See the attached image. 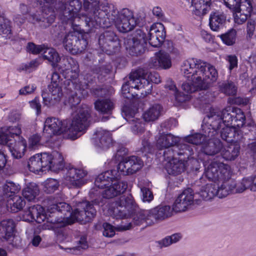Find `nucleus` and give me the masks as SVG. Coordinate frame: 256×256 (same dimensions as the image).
Instances as JSON below:
<instances>
[{"mask_svg":"<svg viewBox=\"0 0 256 256\" xmlns=\"http://www.w3.org/2000/svg\"><path fill=\"white\" fill-rule=\"evenodd\" d=\"M230 166L218 160L212 161L205 168L204 174L210 181L220 182L224 176H228Z\"/></svg>","mask_w":256,"mask_h":256,"instance_id":"14","label":"nucleus"},{"mask_svg":"<svg viewBox=\"0 0 256 256\" xmlns=\"http://www.w3.org/2000/svg\"><path fill=\"white\" fill-rule=\"evenodd\" d=\"M148 211L150 218H153L156 222L164 220L172 214L170 206L164 204H160Z\"/></svg>","mask_w":256,"mask_h":256,"instance_id":"31","label":"nucleus"},{"mask_svg":"<svg viewBox=\"0 0 256 256\" xmlns=\"http://www.w3.org/2000/svg\"><path fill=\"white\" fill-rule=\"evenodd\" d=\"M72 62H74L72 58L68 59L66 58H60V60H58V62L57 63L56 66L54 68V69L56 71L58 70L57 73L58 72L62 74L65 72L67 70L72 68Z\"/></svg>","mask_w":256,"mask_h":256,"instance_id":"57","label":"nucleus"},{"mask_svg":"<svg viewBox=\"0 0 256 256\" xmlns=\"http://www.w3.org/2000/svg\"><path fill=\"white\" fill-rule=\"evenodd\" d=\"M244 0L239 10L232 11L238 24H242L248 20V18L254 17L252 15L256 14V2L254 0Z\"/></svg>","mask_w":256,"mask_h":256,"instance_id":"20","label":"nucleus"},{"mask_svg":"<svg viewBox=\"0 0 256 256\" xmlns=\"http://www.w3.org/2000/svg\"><path fill=\"white\" fill-rule=\"evenodd\" d=\"M88 30H73L66 34L64 44L65 49L73 54H76L86 50L90 42H93V38Z\"/></svg>","mask_w":256,"mask_h":256,"instance_id":"9","label":"nucleus"},{"mask_svg":"<svg viewBox=\"0 0 256 256\" xmlns=\"http://www.w3.org/2000/svg\"><path fill=\"white\" fill-rule=\"evenodd\" d=\"M222 152L224 158L227 160H234L240 155V146L238 140L229 142Z\"/></svg>","mask_w":256,"mask_h":256,"instance_id":"40","label":"nucleus"},{"mask_svg":"<svg viewBox=\"0 0 256 256\" xmlns=\"http://www.w3.org/2000/svg\"><path fill=\"white\" fill-rule=\"evenodd\" d=\"M51 156L50 170L55 172L62 170L64 167V162L62 154L58 151H54L52 152Z\"/></svg>","mask_w":256,"mask_h":256,"instance_id":"47","label":"nucleus"},{"mask_svg":"<svg viewBox=\"0 0 256 256\" xmlns=\"http://www.w3.org/2000/svg\"><path fill=\"white\" fill-rule=\"evenodd\" d=\"M256 28V16L249 18L246 24V38L248 40H251L254 35Z\"/></svg>","mask_w":256,"mask_h":256,"instance_id":"62","label":"nucleus"},{"mask_svg":"<svg viewBox=\"0 0 256 256\" xmlns=\"http://www.w3.org/2000/svg\"><path fill=\"white\" fill-rule=\"evenodd\" d=\"M127 52L132 56L143 54L147 49V37L143 28H137L124 40Z\"/></svg>","mask_w":256,"mask_h":256,"instance_id":"10","label":"nucleus"},{"mask_svg":"<svg viewBox=\"0 0 256 256\" xmlns=\"http://www.w3.org/2000/svg\"><path fill=\"white\" fill-rule=\"evenodd\" d=\"M42 190L47 194H51L58 190L60 182L56 179L49 178L42 184Z\"/></svg>","mask_w":256,"mask_h":256,"instance_id":"54","label":"nucleus"},{"mask_svg":"<svg viewBox=\"0 0 256 256\" xmlns=\"http://www.w3.org/2000/svg\"><path fill=\"white\" fill-rule=\"evenodd\" d=\"M194 192L190 188L184 190L178 195L172 208V212H184L193 203Z\"/></svg>","mask_w":256,"mask_h":256,"instance_id":"23","label":"nucleus"},{"mask_svg":"<svg viewBox=\"0 0 256 256\" xmlns=\"http://www.w3.org/2000/svg\"><path fill=\"white\" fill-rule=\"evenodd\" d=\"M11 197L10 199L13 202L10 204L11 212L15 213L21 210L26 204L24 199L16 194Z\"/></svg>","mask_w":256,"mask_h":256,"instance_id":"59","label":"nucleus"},{"mask_svg":"<svg viewBox=\"0 0 256 256\" xmlns=\"http://www.w3.org/2000/svg\"><path fill=\"white\" fill-rule=\"evenodd\" d=\"M240 128L242 132V134L244 133L245 134H248V132L251 133L254 136V138L256 139V124L252 120L250 122H246V120H244V124L242 126H240Z\"/></svg>","mask_w":256,"mask_h":256,"instance_id":"63","label":"nucleus"},{"mask_svg":"<svg viewBox=\"0 0 256 256\" xmlns=\"http://www.w3.org/2000/svg\"><path fill=\"white\" fill-rule=\"evenodd\" d=\"M48 44H36L33 42H28L26 46V51L29 54H38L41 53L44 54L46 52Z\"/></svg>","mask_w":256,"mask_h":256,"instance_id":"56","label":"nucleus"},{"mask_svg":"<svg viewBox=\"0 0 256 256\" xmlns=\"http://www.w3.org/2000/svg\"><path fill=\"white\" fill-rule=\"evenodd\" d=\"M60 57L56 49L50 48L48 46H47L46 52L42 54L43 59L47 60L53 68L56 66L57 63L58 62V60H60Z\"/></svg>","mask_w":256,"mask_h":256,"instance_id":"48","label":"nucleus"},{"mask_svg":"<svg viewBox=\"0 0 256 256\" xmlns=\"http://www.w3.org/2000/svg\"><path fill=\"white\" fill-rule=\"evenodd\" d=\"M100 4V0H84V10L92 14L86 18L85 23L92 38L99 34L98 30L100 28H108L112 26V18L108 16L109 10H112L110 4Z\"/></svg>","mask_w":256,"mask_h":256,"instance_id":"5","label":"nucleus"},{"mask_svg":"<svg viewBox=\"0 0 256 256\" xmlns=\"http://www.w3.org/2000/svg\"><path fill=\"white\" fill-rule=\"evenodd\" d=\"M108 212L116 219H132V221L128 224L118 226L120 230H130L132 227V224L140 226L144 222L150 225L154 223L151 220L148 210H139L131 194L127 196H120L118 200L110 206Z\"/></svg>","mask_w":256,"mask_h":256,"instance_id":"3","label":"nucleus"},{"mask_svg":"<svg viewBox=\"0 0 256 256\" xmlns=\"http://www.w3.org/2000/svg\"><path fill=\"white\" fill-rule=\"evenodd\" d=\"M87 174V171L83 169L69 167L66 174V179L74 187L80 188L87 182L88 180L84 178Z\"/></svg>","mask_w":256,"mask_h":256,"instance_id":"25","label":"nucleus"},{"mask_svg":"<svg viewBox=\"0 0 256 256\" xmlns=\"http://www.w3.org/2000/svg\"><path fill=\"white\" fill-rule=\"evenodd\" d=\"M104 202L102 196H99L91 201L84 200L79 202L76 207L73 210L72 206L70 208V214L64 215V220L68 221V226L78 222L81 224H85L91 222L96 214V206L99 208L102 206Z\"/></svg>","mask_w":256,"mask_h":256,"instance_id":"6","label":"nucleus"},{"mask_svg":"<svg viewBox=\"0 0 256 256\" xmlns=\"http://www.w3.org/2000/svg\"><path fill=\"white\" fill-rule=\"evenodd\" d=\"M230 170H228V176H223L222 181L219 182L220 186V196L221 198L232 194H237L238 190V182L230 178Z\"/></svg>","mask_w":256,"mask_h":256,"instance_id":"26","label":"nucleus"},{"mask_svg":"<svg viewBox=\"0 0 256 256\" xmlns=\"http://www.w3.org/2000/svg\"><path fill=\"white\" fill-rule=\"evenodd\" d=\"M16 232V223L12 219H5L0 222V240L2 242H7L14 246Z\"/></svg>","mask_w":256,"mask_h":256,"instance_id":"22","label":"nucleus"},{"mask_svg":"<svg viewBox=\"0 0 256 256\" xmlns=\"http://www.w3.org/2000/svg\"><path fill=\"white\" fill-rule=\"evenodd\" d=\"M40 194V189L37 184L29 182L22 190V194L28 202L34 201Z\"/></svg>","mask_w":256,"mask_h":256,"instance_id":"44","label":"nucleus"},{"mask_svg":"<svg viewBox=\"0 0 256 256\" xmlns=\"http://www.w3.org/2000/svg\"><path fill=\"white\" fill-rule=\"evenodd\" d=\"M149 32L152 33L154 32L156 34V36L160 38V40L164 42L166 36V30L164 24L160 22L153 24L150 29Z\"/></svg>","mask_w":256,"mask_h":256,"instance_id":"60","label":"nucleus"},{"mask_svg":"<svg viewBox=\"0 0 256 256\" xmlns=\"http://www.w3.org/2000/svg\"><path fill=\"white\" fill-rule=\"evenodd\" d=\"M40 158L38 154L32 156L28 161L24 162V165L26 166L29 170L34 174L42 172V166L40 164Z\"/></svg>","mask_w":256,"mask_h":256,"instance_id":"49","label":"nucleus"},{"mask_svg":"<svg viewBox=\"0 0 256 256\" xmlns=\"http://www.w3.org/2000/svg\"><path fill=\"white\" fill-rule=\"evenodd\" d=\"M206 63L200 60L191 58L184 60L181 67V72L184 76H188V78L194 74H202L206 78L212 85L218 78V72L215 67L208 64V70H206Z\"/></svg>","mask_w":256,"mask_h":256,"instance_id":"7","label":"nucleus"},{"mask_svg":"<svg viewBox=\"0 0 256 256\" xmlns=\"http://www.w3.org/2000/svg\"><path fill=\"white\" fill-rule=\"evenodd\" d=\"M112 10H109L108 16L112 18V22L118 32L126 33L131 30V18L132 13L128 8H123L119 11L114 5L110 4Z\"/></svg>","mask_w":256,"mask_h":256,"instance_id":"13","label":"nucleus"},{"mask_svg":"<svg viewBox=\"0 0 256 256\" xmlns=\"http://www.w3.org/2000/svg\"><path fill=\"white\" fill-rule=\"evenodd\" d=\"M202 148V152L207 156H214L223 148L224 144L219 138L207 141Z\"/></svg>","mask_w":256,"mask_h":256,"instance_id":"39","label":"nucleus"},{"mask_svg":"<svg viewBox=\"0 0 256 256\" xmlns=\"http://www.w3.org/2000/svg\"><path fill=\"white\" fill-rule=\"evenodd\" d=\"M68 128L66 120L62 121L56 118H48L44 126V135L48 138H52L54 135H60L66 132H68Z\"/></svg>","mask_w":256,"mask_h":256,"instance_id":"17","label":"nucleus"},{"mask_svg":"<svg viewBox=\"0 0 256 256\" xmlns=\"http://www.w3.org/2000/svg\"><path fill=\"white\" fill-rule=\"evenodd\" d=\"M22 133L21 128L18 126H11L0 130V144L8 146L12 138Z\"/></svg>","mask_w":256,"mask_h":256,"instance_id":"35","label":"nucleus"},{"mask_svg":"<svg viewBox=\"0 0 256 256\" xmlns=\"http://www.w3.org/2000/svg\"><path fill=\"white\" fill-rule=\"evenodd\" d=\"M50 34L58 44H64L66 40L64 30L60 25H53L50 30Z\"/></svg>","mask_w":256,"mask_h":256,"instance_id":"51","label":"nucleus"},{"mask_svg":"<svg viewBox=\"0 0 256 256\" xmlns=\"http://www.w3.org/2000/svg\"><path fill=\"white\" fill-rule=\"evenodd\" d=\"M237 32L234 28L228 30L227 32L218 35L222 42L228 46H233L236 42Z\"/></svg>","mask_w":256,"mask_h":256,"instance_id":"52","label":"nucleus"},{"mask_svg":"<svg viewBox=\"0 0 256 256\" xmlns=\"http://www.w3.org/2000/svg\"><path fill=\"white\" fill-rule=\"evenodd\" d=\"M128 152V150L122 145H119L116 149V158H121L120 162L116 165V170H106L99 174L96 178V184L102 188L108 184L114 178L116 174L119 173L123 176L132 174L140 170L144 166V162L140 158L132 156H124Z\"/></svg>","mask_w":256,"mask_h":256,"instance_id":"4","label":"nucleus"},{"mask_svg":"<svg viewBox=\"0 0 256 256\" xmlns=\"http://www.w3.org/2000/svg\"><path fill=\"white\" fill-rule=\"evenodd\" d=\"M70 205L65 202H58L49 204L46 210L40 204L27 207L20 213L22 220L38 224L46 220L54 225L56 228H62L68 226V222L64 220V216L70 214Z\"/></svg>","mask_w":256,"mask_h":256,"instance_id":"2","label":"nucleus"},{"mask_svg":"<svg viewBox=\"0 0 256 256\" xmlns=\"http://www.w3.org/2000/svg\"><path fill=\"white\" fill-rule=\"evenodd\" d=\"M15 137L18 138V140L15 138H12V142L9 143L7 147L12 157L16 159H19L24 156L27 144L26 140L20 136V134Z\"/></svg>","mask_w":256,"mask_h":256,"instance_id":"29","label":"nucleus"},{"mask_svg":"<svg viewBox=\"0 0 256 256\" xmlns=\"http://www.w3.org/2000/svg\"><path fill=\"white\" fill-rule=\"evenodd\" d=\"M96 135L93 143L98 150H107L112 144V135L109 131L106 130L96 131Z\"/></svg>","mask_w":256,"mask_h":256,"instance_id":"27","label":"nucleus"},{"mask_svg":"<svg viewBox=\"0 0 256 256\" xmlns=\"http://www.w3.org/2000/svg\"><path fill=\"white\" fill-rule=\"evenodd\" d=\"M40 158V164L42 166V172L45 173L47 171L50 170L52 168V152H44L38 154Z\"/></svg>","mask_w":256,"mask_h":256,"instance_id":"58","label":"nucleus"},{"mask_svg":"<svg viewBox=\"0 0 256 256\" xmlns=\"http://www.w3.org/2000/svg\"><path fill=\"white\" fill-rule=\"evenodd\" d=\"M56 15L54 12L50 14L42 12L41 14H32L30 16L29 20L32 23L42 29L50 26L54 21Z\"/></svg>","mask_w":256,"mask_h":256,"instance_id":"30","label":"nucleus"},{"mask_svg":"<svg viewBox=\"0 0 256 256\" xmlns=\"http://www.w3.org/2000/svg\"><path fill=\"white\" fill-rule=\"evenodd\" d=\"M98 42L102 50L108 55H114L120 50V40L116 32L106 30L96 37H93V42Z\"/></svg>","mask_w":256,"mask_h":256,"instance_id":"11","label":"nucleus"},{"mask_svg":"<svg viewBox=\"0 0 256 256\" xmlns=\"http://www.w3.org/2000/svg\"><path fill=\"white\" fill-rule=\"evenodd\" d=\"M162 107L160 104L152 105L142 114L144 120L146 122H153L157 120L160 116Z\"/></svg>","mask_w":256,"mask_h":256,"instance_id":"46","label":"nucleus"},{"mask_svg":"<svg viewBox=\"0 0 256 256\" xmlns=\"http://www.w3.org/2000/svg\"><path fill=\"white\" fill-rule=\"evenodd\" d=\"M90 71L97 76L98 82L102 83L106 80V76L110 73L112 67L110 65H94L90 68Z\"/></svg>","mask_w":256,"mask_h":256,"instance_id":"45","label":"nucleus"},{"mask_svg":"<svg viewBox=\"0 0 256 256\" xmlns=\"http://www.w3.org/2000/svg\"><path fill=\"white\" fill-rule=\"evenodd\" d=\"M181 140L182 138H180V142L174 146V148H177V150H174V154H177L180 156L178 158H182V160H184L192 156L194 154V146L184 143V142L181 143Z\"/></svg>","mask_w":256,"mask_h":256,"instance_id":"41","label":"nucleus"},{"mask_svg":"<svg viewBox=\"0 0 256 256\" xmlns=\"http://www.w3.org/2000/svg\"><path fill=\"white\" fill-rule=\"evenodd\" d=\"M130 80H127L122 84L121 88L122 96L124 98L128 100L130 102L134 100L139 99L142 96H140L138 94L133 92L134 89L139 90L138 80V72L135 71L131 72L129 75Z\"/></svg>","mask_w":256,"mask_h":256,"instance_id":"18","label":"nucleus"},{"mask_svg":"<svg viewBox=\"0 0 256 256\" xmlns=\"http://www.w3.org/2000/svg\"><path fill=\"white\" fill-rule=\"evenodd\" d=\"M139 79H137L138 80V88L139 90L144 89L142 92H140V96L142 97H144L145 96L150 94L152 89V84L149 80V79L144 76H140L138 74Z\"/></svg>","mask_w":256,"mask_h":256,"instance_id":"55","label":"nucleus"},{"mask_svg":"<svg viewBox=\"0 0 256 256\" xmlns=\"http://www.w3.org/2000/svg\"><path fill=\"white\" fill-rule=\"evenodd\" d=\"M60 78L57 72H53L51 78V82L48 86L47 90H43L42 92V96L43 100V104L48 108L58 106L62 96V88L59 85Z\"/></svg>","mask_w":256,"mask_h":256,"instance_id":"12","label":"nucleus"},{"mask_svg":"<svg viewBox=\"0 0 256 256\" xmlns=\"http://www.w3.org/2000/svg\"><path fill=\"white\" fill-rule=\"evenodd\" d=\"M219 90L228 96H234L237 92V86L232 80H224L218 82Z\"/></svg>","mask_w":256,"mask_h":256,"instance_id":"50","label":"nucleus"},{"mask_svg":"<svg viewBox=\"0 0 256 256\" xmlns=\"http://www.w3.org/2000/svg\"><path fill=\"white\" fill-rule=\"evenodd\" d=\"M82 100L80 96H78L76 92L72 94L65 96L64 104L65 106H69L72 110H75L78 108L80 102Z\"/></svg>","mask_w":256,"mask_h":256,"instance_id":"53","label":"nucleus"},{"mask_svg":"<svg viewBox=\"0 0 256 256\" xmlns=\"http://www.w3.org/2000/svg\"><path fill=\"white\" fill-rule=\"evenodd\" d=\"M20 190L19 184H16L13 182L6 180L0 186V196L4 198H11L16 195Z\"/></svg>","mask_w":256,"mask_h":256,"instance_id":"42","label":"nucleus"},{"mask_svg":"<svg viewBox=\"0 0 256 256\" xmlns=\"http://www.w3.org/2000/svg\"><path fill=\"white\" fill-rule=\"evenodd\" d=\"M122 175L119 173L116 174V178H114L106 186L101 188L96 184L94 185L98 188H106L102 193V198L106 199H110L123 194L128 188V184L126 182H120L118 180L120 176Z\"/></svg>","mask_w":256,"mask_h":256,"instance_id":"15","label":"nucleus"},{"mask_svg":"<svg viewBox=\"0 0 256 256\" xmlns=\"http://www.w3.org/2000/svg\"><path fill=\"white\" fill-rule=\"evenodd\" d=\"M165 169L169 175L176 176L180 174L186 170L184 160L173 158L166 164Z\"/></svg>","mask_w":256,"mask_h":256,"instance_id":"32","label":"nucleus"},{"mask_svg":"<svg viewBox=\"0 0 256 256\" xmlns=\"http://www.w3.org/2000/svg\"><path fill=\"white\" fill-rule=\"evenodd\" d=\"M206 116L214 136L220 134V138L228 143L242 138L244 131L240 127L244 124L245 114L240 108L232 106L220 110L211 106Z\"/></svg>","mask_w":256,"mask_h":256,"instance_id":"1","label":"nucleus"},{"mask_svg":"<svg viewBox=\"0 0 256 256\" xmlns=\"http://www.w3.org/2000/svg\"><path fill=\"white\" fill-rule=\"evenodd\" d=\"M252 176L244 178L241 182H238V192L242 193L246 189H250L251 190V186H252Z\"/></svg>","mask_w":256,"mask_h":256,"instance_id":"64","label":"nucleus"},{"mask_svg":"<svg viewBox=\"0 0 256 256\" xmlns=\"http://www.w3.org/2000/svg\"><path fill=\"white\" fill-rule=\"evenodd\" d=\"M123 118L132 124L130 129L135 134H142L144 131V124L142 120L134 117L135 112L130 106L124 105L122 110Z\"/></svg>","mask_w":256,"mask_h":256,"instance_id":"21","label":"nucleus"},{"mask_svg":"<svg viewBox=\"0 0 256 256\" xmlns=\"http://www.w3.org/2000/svg\"><path fill=\"white\" fill-rule=\"evenodd\" d=\"M68 128L66 120L62 121L56 118H48L44 126V135L48 138H52L54 135H60L66 132H68Z\"/></svg>","mask_w":256,"mask_h":256,"instance_id":"16","label":"nucleus"},{"mask_svg":"<svg viewBox=\"0 0 256 256\" xmlns=\"http://www.w3.org/2000/svg\"><path fill=\"white\" fill-rule=\"evenodd\" d=\"M226 22V16L224 14L213 12L210 16L209 26L213 31L224 32Z\"/></svg>","mask_w":256,"mask_h":256,"instance_id":"38","label":"nucleus"},{"mask_svg":"<svg viewBox=\"0 0 256 256\" xmlns=\"http://www.w3.org/2000/svg\"><path fill=\"white\" fill-rule=\"evenodd\" d=\"M180 141V137L175 136L171 134H162L156 140V147L159 150L174 147Z\"/></svg>","mask_w":256,"mask_h":256,"instance_id":"34","label":"nucleus"},{"mask_svg":"<svg viewBox=\"0 0 256 256\" xmlns=\"http://www.w3.org/2000/svg\"><path fill=\"white\" fill-rule=\"evenodd\" d=\"M212 184H208L205 186H202L199 192L200 196L206 200H208L212 198L214 196H217L221 198L220 196V183L213 182Z\"/></svg>","mask_w":256,"mask_h":256,"instance_id":"33","label":"nucleus"},{"mask_svg":"<svg viewBox=\"0 0 256 256\" xmlns=\"http://www.w3.org/2000/svg\"><path fill=\"white\" fill-rule=\"evenodd\" d=\"M90 110L88 105L82 104L74 110L73 118L68 128V138L75 140L80 137L90 126Z\"/></svg>","mask_w":256,"mask_h":256,"instance_id":"8","label":"nucleus"},{"mask_svg":"<svg viewBox=\"0 0 256 256\" xmlns=\"http://www.w3.org/2000/svg\"><path fill=\"white\" fill-rule=\"evenodd\" d=\"M94 108L100 114L103 116L100 118L102 122H105L113 118L112 116L115 105L110 98L98 99L94 102Z\"/></svg>","mask_w":256,"mask_h":256,"instance_id":"24","label":"nucleus"},{"mask_svg":"<svg viewBox=\"0 0 256 256\" xmlns=\"http://www.w3.org/2000/svg\"><path fill=\"white\" fill-rule=\"evenodd\" d=\"M150 64L156 69L167 70L172 66V58L168 53L160 50L155 53V58L151 60Z\"/></svg>","mask_w":256,"mask_h":256,"instance_id":"28","label":"nucleus"},{"mask_svg":"<svg viewBox=\"0 0 256 256\" xmlns=\"http://www.w3.org/2000/svg\"><path fill=\"white\" fill-rule=\"evenodd\" d=\"M84 4L80 0H69L68 1L66 10L64 12V18L67 20H73L80 15V10Z\"/></svg>","mask_w":256,"mask_h":256,"instance_id":"37","label":"nucleus"},{"mask_svg":"<svg viewBox=\"0 0 256 256\" xmlns=\"http://www.w3.org/2000/svg\"><path fill=\"white\" fill-rule=\"evenodd\" d=\"M189 74H188L187 76H184L187 78L188 80L192 81L194 84L195 87L196 88V92L206 90L212 86L211 82L206 78H204V76H202V74H194V76H191L192 78H188V76Z\"/></svg>","mask_w":256,"mask_h":256,"instance_id":"43","label":"nucleus"},{"mask_svg":"<svg viewBox=\"0 0 256 256\" xmlns=\"http://www.w3.org/2000/svg\"><path fill=\"white\" fill-rule=\"evenodd\" d=\"M0 35H2V38L6 40H9L13 44L16 42H20L22 40H26L24 38H20L18 36H13L12 33L10 22L7 19L3 18L0 20Z\"/></svg>","mask_w":256,"mask_h":256,"instance_id":"36","label":"nucleus"},{"mask_svg":"<svg viewBox=\"0 0 256 256\" xmlns=\"http://www.w3.org/2000/svg\"><path fill=\"white\" fill-rule=\"evenodd\" d=\"M186 170L188 173L198 172L200 168V164L198 160L191 156L184 160Z\"/></svg>","mask_w":256,"mask_h":256,"instance_id":"61","label":"nucleus"},{"mask_svg":"<svg viewBox=\"0 0 256 256\" xmlns=\"http://www.w3.org/2000/svg\"><path fill=\"white\" fill-rule=\"evenodd\" d=\"M202 130L203 133L194 132L192 130L190 134L181 138L182 142L196 146L205 144L208 140V138L213 136L214 134H212L208 124H202Z\"/></svg>","mask_w":256,"mask_h":256,"instance_id":"19","label":"nucleus"}]
</instances>
